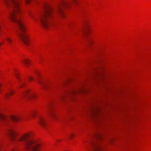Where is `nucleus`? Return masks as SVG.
<instances>
[{
  "instance_id": "obj_11",
  "label": "nucleus",
  "mask_w": 151,
  "mask_h": 151,
  "mask_svg": "<svg viewBox=\"0 0 151 151\" xmlns=\"http://www.w3.org/2000/svg\"><path fill=\"white\" fill-rule=\"evenodd\" d=\"M89 29L88 24L87 21H85L83 22V32L85 31H88Z\"/></svg>"
},
{
  "instance_id": "obj_8",
  "label": "nucleus",
  "mask_w": 151,
  "mask_h": 151,
  "mask_svg": "<svg viewBox=\"0 0 151 151\" xmlns=\"http://www.w3.org/2000/svg\"><path fill=\"white\" fill-rule=\"evenodd\" d=\"M91 115L94 117H99L100 115L99 109L97 108L93 109L91 111Z\"/></svg>"
},
{
  "instance_id": "obj_20",
  "label": "nucleus",
  "mask_w": 151,
  "mask_h": 151,
  "mask_svg": "<svg viewBox=\"0 0 151 151\" xmlns=\"http://www.w3.org/2000/svg\"><path fill=\"white\" fill-rule=\"evenodd\" d=\"M36 114V112L34 111L32 112L30 114V116L32 117H34Z\"/></svg>"
},
{
  "instance_id": "obj_16",
  "label": "nucleus",
  "mask_w": 151,
  "mask_h": 151,
  "mask_svg": "<svg viewBox=\"0 0 151 151\" xmlns=\"http://www.w3.org/2000/svg\"><path fill=\"white\" fill-rule=\"evenodd\" d=\"M22 62L24 63L27 67H28L30 64L29 61L27 59H24L22 60Z\"/></svg>"
},
{
  "instance_id": "obj_18",
  "label": "nucleus",
  "mask_w": 151,
  "mask_h": 151,
  "mask_svg": "<svg viewBox=\"0 0 151 151\" xmlns=\"http://www.w3.org/2000/svg\"><path fill=\"white\" fill-rule=\"evenodd\" d=\"M65 96V94H64L60 95L58 99L59 101H62L64 99Z\"/></svg>"
},
{
  "instance_id": "obj_6",
  "label": "nucleus",
  "mask_w": 151,
  "mask_h": 151,
  "mask_svg": "<svg viewBox=\"0 0 151 151\" xmlns=\"http://www.w3.org/2000/svg\"><path fill=\"white\" fill-rule=\"evenodd\" d=\"M91 147V151H100L102 149L101 146L96 141L92 143Z\"/></svg>"
},
{
  "instance_id": "obj_17",
  "label": "nucleus",
  "mask_w": 151,
  "mask_h": 151,
  "mask_svg": "<svg viewBox=\"0 0 151 151\" xmlns=\"http://www.w3.org/2000/svg\"><path fill=\"white\" fill-rule=\"evenodd\" d=\"M13 93V91L11 90L10 91V93H7L5 94V96L6 98L7 99L8 96L11 95Z\"/></svg>"
},
{
  "instance_id": "obj_9",
  "label": "nucleus",
  "mask_w": 151,
  "mask_h": 151,
  "mask_svg": "<svg viewBox=\"0 0 151 151\" xmlns=\"http://www.w3.org/2000/svg\"><path fill=\"white\" fill-rule=\"evenodd\" d=\"M48 110V114L49 116L53 119H55V114L54 111L51 107V106H49L47 107Z\"/></svg>"
},
{
  "instance_id": "obj_25",
  "label": "nucleus",
  "mask_w": 151,
  "mask_h": 151,
  "mask_svg": "<svg viewBox=\"0 0 151 151\" xmlns=\"http://www.w3.org/2000/svg\"><path fill=\"white\" fill-rule=\"evenodd\" d=\"M24 84H25V83H22L21 85L20 86V87H23V86H24Z\"/></svg>"
},
{
  "instance_id": "obj_29",
  "label": "nucleus",
  "mask_w": 151,
  "mask_h": 151,
  "mask_svg": "<svg viewBox=\"0 0 151 151\" xmlns=\"http://www.w3.org/2000/svg\"><path fill=\"white\" fill-rule=\"evenodd\" d=\"M1 84L0 83V87L1 86Z\"/></svg>"
},
{
  "instance_id": "obj_3",
  "label": "nucleus",
  "mask_w": 151,
  "mask_h": 151,
  "mask_svg": "<svg viewBox=\"0 0 151 151\" xmlns=\"http://www.w3.org/2000/svg\"><path fill=\"white\" fill-rule=\"evenodd\" d=\"M44 12L43 14L39 18H35L33 15L29 13L30 16L35 22L38 21L42 26L44 29L50 28L52 24L51 20L52 16V9L47 4L44 5Z\"/></svg>"
},
{
  "instance_id": "obj_13",
  "label": "nucleus",
  "mask_w": 151,
  "mask_h": 151,
  "mask_svg": "<svg viewBox=\"0 0 151 151\" xmlns=\"http://www.w3.org/2000/svg\"><path fill=\"white\" fill-rule=\"evenodd\" d=\"M86 40L88 45L90 46L93 42V40L90 38L86 37Z\"/></svg>"
},
{
  "instance_id": "obj_10",
  "label": "nucleus",
  "mask_w": 151,
  "mask_h": 151,
  "mask_svg": "<svg viewBox=\"0 0 151 151\" xmlns=\"http://www.w3.org/2000/svg\"><path fill=\"white\" fill-rule=\"evenodd\" d=\"M10 118L13 121L15 122L20 121L23 118V117L21 116H11Z\"/></svg>"
},
{
  "instance_id": "obj_14",
  "label": "nucleus",
  "mask_w": 151,
  "mask_h": 151,
  "mask_svg": "<svg viewBox=\"0 0 151 151\" xmlns=\"http://www.w3.org/2000/svg\"><path fill=\"white\" fill-rule=\"evenodd\" d=\"M5 40L6 42L9 45L12 43V39L8 36L6 37Z\"/></svg>"
},
{
  "instance_id": "obj_1",
  "label": "nucleus",
  "mask_w": 151,
  "mask_h": 151,
  "mask_svg": "<svg viewBox=\"0 0 151 151\" xmlns=\"http://www.w3.org/2000/svg\"><path fill=\"white\" fill-rule=\"evenodd\" d=\"M8 6H11L13 9L11 12L10 18L14 22L17 23L22 32L18 33L23 42L26 45L29 44V37L28 34L25 32V28L21 18L18 16L20 12V1L19 0H3Z\"/></svg>"
},
{
  "instance_id": "obj_21",
  "label": "nucleus",
  "mask_w": 151,
  "mask_h": 151,
  "mask_svg": "<svg viewBox=\"0 0 151 151\" xmlns=\"http://www.w3.org/2000/svg\"><path fill=\"white\" fill-rule=\"evenodd\" d=\"M6 118V117L0 114V120H4Z\"/></svg>"
},
{
  "instance_id": "obj_26",
  "label": "nucleus",
  "mask_w": 151,
  "mask_h": 151,
  "mask_svg": "<svg viewBox=\"0 0 151 151\" xmlns=\"http://www.w3.org/2000/svg\"><path fill=\"white\" fill-rule=\"evenodd\" d=\"M82 31H83V35L84 36H85V35H85V34L87 32V31H85V32H83V30H82Z\"/></svg>"
},
{
  "instance_id": "obj_15",
  "label": "nucleus",
  "mask_w": 151,
  "mask_h": 151,
  "mask_svg": "<svg viewBox=\"0 0 151 151\" xmlns=\"http://www.w3.org/2000/svg\"><path fill=\"white\" fill-rule=\"evenodd\" d=\"M38 82L40 85L43 86L44 88H46L47 87V85L46 84L44 83L42 81L40 80H38Z\"/></svg>"
},
{
  "instance_id": "obj_27",
  "label": "nucleus",
  "mask_w": 151,
  "mask_h": 151,
  "mask_svg": "<svg viewBox=\"0 0 151 151\" xmlns=\"http://www.w3.org/2000/svg\"><path fill=\"white\" fill-rule=\"evenodd\" d=\"M73 135V134H71L70 135V136L69 137L70 138H72V136Z\"/></svg>"
},
{
  "instance_id": "obj_4",
  "label": "nucleus",
  "mask_w": 151,
  "mask_h": 151,
  "mask_svg": "<svg viewBox=\"0 0 151 151\" xmlns=\"http://www.w3.org/2000/svg\"><path fill=\"white\" fill-rule=\"evenodd\" d=\"M27 97L28 99H35L37 97V95L35 93L30 91L29 89L25 90L21 96V98Z\"/></svg>"
},
{
  "instance_id": "obj_30",
  "label": "nucleus",
  "mask_w": 151,
  "mask_h": 151,
  "mask_svg": "<svg viewBox=\"0 0 151 151\" xmlns=\"http://www.w3.org/2000/svg\"><path fill=\"white\" fill-rule=\"evenodd\" d=\"M0 92H1V89H0Z\"/></svg>"
},
{
  "instance_id": "obj_23",
  "label": "nucleus",
  "mask_w": 151,
  "mask_h": 151,
  "mask_svg": "<svg viewBox=\"0 0 151 151\" xmlns=\"http://www.w3.org/2000/svg\"><path fill=\"white\" fill-rule=\"evenodd\" d=\"M25 1L27 4H28L29 3L30 0H25Z\"/></svg>"
},
{
  "instance_id": "obj_7",
  "label": "nucleus",
  "mask_w": 151,
  "mask_h": 151,
  "mask_svg": "<svg viewBox=\"0 0 151 151\" xmlns=\"http://www.w3.org/2000/svg\"><path fill=\"white\" fill-rule=\"evenodd\" d=\"M38 122L42 127H45L46 125V123L45 118L43 116H40L39 117Z\"/></svg>"
},
{
  "instance_id": "obj_5",
  "label": "nucleus",
  "mask_w": 151,
  "mask_h": 151,
  "mask_svg": "<svg viewBox=\"0 0 151 151\" xmlns=\"http://www.w3.org/2000/svg\"><path fill=\"white\" fill-rule=\"evenodd\" d=\"M70 2L66 0H63L60 3L58 8L57 12L61 16H63V12L62 8L63 7H67L70 5Z\"/></svg>"
},
{
  "instance_id": "obj_28",
  "label": "nucleus",
  "mask_w": 151,
  "mask_h": 151,
  "mask_svg": "<svg viewBox=\"0 0 151 151\" xmlns=\"http://www.w3.org/2000/svg\"><path fill=\"white\" fill-rule=\"evenodd\" d=\"M72 0V1H73L75 2V1H76V0Z\"/></svg>"
},
{
  "instance_id": "obj_2",
  "label": "nucleus",
  "mask_w": 151,
  "mask_h": 151,
  "mask_svg": "<svg viewBox=\"0 0 151 151\" xmlns=\"http://www.w3.org/2000/svg\"><path fill=\"white\" fill-rule=\"evenodd\" d=\"M32 134L31 132H28L16 138L17 134L15 131L11 130L9 132L13 143L16 144H22L24 150L27 151H40V145L32 139Z\"/></svg>"
},
{
  "instance_id": "obj_24",
  "label": "nucleus",
  "mask_w": 151,
  "mask_h": 151,
  "mask_svg": "<svg viewBox=\"0 0 151 151\" xmlns=\"http://www.w3.org/2000/svg\"><path fill=\"white\" fill-rule=\"evenodd\" d=\"M29 79L30 81H32L33 79V78L31 77H29Z\"/></svg>"
},
{
  "instance_id": "obj_22",
  "label": "nucleus",
  "mask_w": 151,
  "mask_h": 151,
  "mask_svg": "<svg viewBox=\"0 0 151 151\" xmlns=\"http://www.w3.org/2000/svg\"><path fill=\"white\" fill-rule=\"evenodd\" d=\"M15 75L17 78L18 80V81H20L21 80H20V78H19V76H18V74L16 73H15Z\"/></svg>"
},
{
  "instance_id": "obj_19",
  "label": "nucleus",
  "mask_w": 151,
  "mask_h": 151,
  "mask_svg": "<svg viewBox=\"0 0 151 151\" xmlns=\"http://www.w3.org/2000/svg\"><path fill=\"white\" fill-rule=\"evenodd\" d=\"M101 134H95V137L97 139H100L101 137Z\"/></svg>"
},
{
  "instance_id": "obj_12",
  "label": "nucleus",
  "mask_w": 151,
  "mask_h": 151,
  "mask_svg": "<svg viewBox=\"0 0 151 151\" xmlns=\"http://www.w3.org/2000/svg\"><path fill=\"white\" fill-rule=\"evenodd\" d=\"M81 91H83V90L82 88H79L77 90L73 89L71 91L68 92V94L70 95H72L76 93Z\"/></svg>"
}]
</instances>
